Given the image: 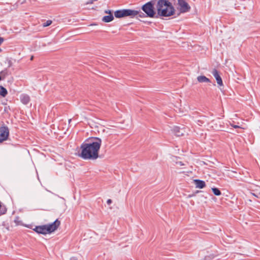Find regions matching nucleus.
<instances>
[{"mask_svg":"<svg viewBox=\"0 0 260 260\" xmlns=\"http://www.w3.org/2000/svg\"><path fill=\"white\" fill-rule=\"evenodd\" d=\"M141 9L150 18L170 17L175 13V8L168 0H151L143 5Z\"/></svg>","mask_w":260,"mask_h":260,"instance_id":"nucleus-1","label":"nucleus"},{"mask_svg":"<svg viewBox=\"0 0 260 260\" xmlns=\"http://www.w3.org/2000/svg\"><path fill=\"white\" fill-rule=\"evenodd\" d=\"M94 141L90 143H83L81 146V151L79 156L84 159L94 160L99 157V151L100 149L102 140L98 137H92Z\"/></svg>","mask_w":260,"mask_h":260,"instance_id":"nucleus-2","label":"nucleus"},{"mask_svg":"<svg viewBox=\"0 0 260 260\" xmlns=\"http://www.w3.org/2000/svg\"><path fill=\"white\" fill-rule=\"evenodd\" d=\"M138 12L135 10L122 9L117 10L114 12V15L116 18H120L125 17H130L134 18L137 16Z\"/></svg>","mask_w":260,"mask_h":260,"instance_id":"nucleus-3","label":"nucleus"},{"mask_svg":"<svg viewBox=\"0 0 260 260\" xmlns=\"http://www.w3.org/2000/svg\"><path fill=\"white\" fill-rule=\"evenodd\" d=\"M222 122L220 120L219 118L212 120L210 122H208V126L210 128H212L215 131H222L223 127Z\"/></svg>","mask_w":260,"mask_h":260,"instance_id":"nucleus-4","label":"nucleus"},{"mask_svg":"<svg viewBox=\"0 0 260 260\" xmlns=\"http://www.w3.org/2000/svg\"><path fill=\"white\" fill-rule=\"evenodd\" d=\"M60 224V221L56 219L53 223L45 224L47 234H50L57 229Z\"/></svg>","mask_w":260,"mask_h":260,"instance_id":"nucleus-5","label":"nucleus"},{"mask_svg":"<svg viewBox=\"0 0 260 260\" xmlns=\"http://www.w3.org/2000/svg\"><path fill=\"white\" fill-rule=\"evenodd\" d=\"M9 135V130L7 126L0 127V143L6 140Z\"/></svg>","mask_w":260,"mask_h":260,"instance_id":"nucleus-6","label":"nucleus"},{"mask_svg":"<svg viewBox=\"0 0 260 260\" xmlns=\"http://www.w3.org/2000/svg\"><path fill=\"white\" fill-rule=\"evenodd\" d=\"M178 5L180 7V10L181 13L188 12L190 9V7L185 0H178Z\"/></svg>","mask_w":260,"mask_h":260,"instance_id":"nucleus-7","label":"nucleus"},{"mask_svg":"<svg viewBox=\"0 0 260 260\" xmlns=\"http://www.w3.org/2000/svg\"><path fill=\"white\" fill-rule=\"evenodd\" d=\"M212 74L216 79L218 85L219 86L223 85L222 80L219 75L218 71L216 69H214L212 72Z\"/></svg>","mask_w":260,"mask_h":260,"instance_id":"nucleus-8","label":"nucleus"},{"mask_svg":"<svg viewBox=\"0 0 260 260\" xmlns=\"http://www.w3.org/2000/svg\"><path fill=\"white\" fill-rule=\"evenodd\" d=\"M34 231L38 234H41L43 235H46L47 234L45 224L36 226L34 229Z\"/></svg>","mask_w":260,"mask_h":260,"instance_id":"nucleus-9","label":"nucleus"},{"mask_svg":"<svg viewBox=\"0 0 260 260\" xmlns=\"http://www.w3.org/2000/svg\"><path fill=\"white\" fill-rule=\"evenodd\" d=\"M197 123L200 126L205 125L206 124H208L207 117L205 116H200L197 120Z\"/></svg>","mask_w":260,"mask_h":260,"instance_id":"nucleus-10","label":"nucleus"},{"mask_svg":"<svg viewBox=\"0 0 260 260\" xmlns=\"http://www.w3.org/2000/svg\"><path fill=\"white\" fill-rule=\"evenodd\" d=\"M193 181L197 188L202 189L206 186V183L203 180L194 179Z\"/></svg>","mask_w":260,"mask_h":260,"instance_id":"nucleus-11","label":"nucleus"},{"mask_svg":"<svg viewBox=\"0 0 260 260\" xmlns=\"http://www.w3.org/2000/svg\"><path fill=\"white\" fill-rule=\"evenodd\" d=\"M21 102L25 105L27 104L30 101V98L27 94H22L20 96Z\"/></svg>","mask_w":260,"mask_h":260,"instance_id":"nucleus-12","label":"nucleus"},{"mask_svg":"<svg viewBox=\"0 0 260 260\" xmlns=\"http://www.w3.org/2000/svg\"><path fill=\"white\" fill-rule=\"evenodd\" d=\"M197 80L200 83L211 82L209 78L203 75L198 76L197 77Z\"/></svg>","mask_w":260,"mask_h":260,"instance_id":"nucleus-13","label":"nucleus"},{"mask_svg":"<svg viewBox=\"0 0 260 260\" xmlns=\"http://www.w3.org/2000/svg\"><path fill=\"white\" fill-rule=\"evenodd\" d=\"M182 130L178 126H175L173 128V132L177 137L182 136L183 135V132H181Z\"/></svg>","mask_w":260,"mask_h":260,"instance_id":"nucleus-14","label":"nucleus"},{"mask_svg":"<svg viewBox=\"0 0 260 260\" xmlns=\"http://www.w3.org/2000/svg\"><path fill=\"white\" fill-rule=\"evenodd\" d=\"M114 19L113 14L105 16L103 17L102 20L105 22H110Z\"/></svg>","mask_w":260,"mask_h":260,"instance_id":"nucleus-15","label":"nucleus"},{"mask_svg":"<svg viewBox=\"0 0 260 260\" xmlns=\"http://www.w3.org/2000/svg\"><path fill=\"white\" fill-rule=\"evenodd\" d=\"M8 94V91L6 88L3 86L0 85V95L3 97H5Z\"/></svg>","mask_w":260,"mask_h":260,"instance_id":"nucleus-16","label":"nucleus"},{"mask_svg":"<svg viewBox=\"0 0 260 260\" xmlns=\"http://www.w3.org/2000/svg\"><path fill=\"white\" fill-rule=\"evenodd\" d=\"M212 190L215 196H219L221 194L220 190L218 188L213 187L212 188Z\"/></svg>","mask_w":260,"mask_h":260,"instance_id":"nucleus-17","label":"nucleus"},{"mask_svg":"<svg viewBox=\"0 0 260 260\" xmlns=\"http://www.w3.org/2000/svg\"><path fill=\"white\" fill-rule=\"evenodd\" d=\"M135 11H137L138 12L137 15H138L139 17L144 18L147 17V16H146V14L144 12L143 13L141 12L140 10H135Z\"/></svg>","mask_w":260,"mask_h":260,"instance_id":"nucleus-18","label":"nucleus"},{"mask_svg":"<svg viewBox=\"0 0 260 260\" xmlns=\"http://www.w3.org/2000/svg\"><path fill=\"white\" fill-rule=\"evenodd\" d=\"M52 23V21L51 20H48L45 22L43 23L42 25L43 27H47L50 25Z\"/></svg>","mask_w":260,"mask_h":260,"instance_id":"nucleus-19","label":"nucleus"},{"mask_svg":"<svg viewBox=\"0 0 260 260\" xmlns=\"http://www.w3.org/2000/svg\"><path fill=\"white\" fill-rule=\"evenodd\" d=\"M200 192H201V191L200 190H197L196 191V192L194 193H192V194H188V198H191L192 197H194L195 195H196V193H199Z\"/></svg>","mask_w":260,"mask_h":260,"instance_id":"nucleus-20","label":"nucleus"},{"mask_svg":"<svg viewBox=\"0 0 260 260\" xmlns=\"http://www.w3.org/2000/svg\"><path fill=\"white\" fill-rule=\"evenodd\" d=\"M98 0H89L86 3V5H88V4H93L94 2L95 1H97Z\"/></svg>","mask_w":260,"mask_h":260,"instance_id":"nucleus-21","label":"nucleus"},{"mask_svg":"<svg viewBox=\"0 0 260 260\" xmlns=\"http://www.w3.org/2000/svg\"><path fill=\"white\" fill-rule=\"evenodd\" d=\"M105 13L108 14L109 15L112 14V12L111 10H107L105 11Z\"/></svg>","mask_w":260,"mask_h":260,"instance_id":"nucleus-22","label":"nucleus"},{"mask_svg":"<svg viewBox=\"0 0 260 260\" xmlns=\"http://www.w3.org/2000/svg\"><path fill=\"white\" fill-rule=\"evenodd\" d=\"M4 41V39L2 37H0V45L3 43Z\"/></svg>","mask_w":260,"mask_h":260,"instance_id":"nucleus-23","label":"nucleus"},{"mask_svg":"<svg viewBox=\"0 0 260 260\" xmlns=\"http://www.w3.org/2000/svg\"><path fill=\"white\" fill-rule=\"evenodd\" d=\"M112 202V200L111 199H108L107 201V203L108 204V205H110V204H111Z\"/></svg>","mask_w":260,"mask_h":260,"instance_id":"nucleus-24","label":"nucleus"},{"mask_svg":"<svg viewBox=\"0 0 260 260\" xmlns=\"http://www.w3.org/2000/svg\"><path fill=\"white\" fill-rule=\"evenodd\" d=\"M71 260H78L77 257H72L71 258Z\"/></svg>","mask_w":260,"mask_h":260,"instance_id":"nucleus-25","label":"nucleus"},{"mask_svg":"<svg viewBox=\"0 0 260 260\" xmlns=\"http://www.w3.org/2000/svg\"><path fill=\"white\" fill-rule=\"evenodd\" d=\"M232 126L235 128L239 127V126L237 125H233Z\"/></svg>","mask_w":260,"mask_h":260,"instance_id":"nucleus-26","label":"nucleus"},{"mask_svg":"<svg viewBox=\"0 0 260 260\" xmlns=\"http://www.w3.org/2000/svg\"><path fill=\"white\" fill-rule=\"evenodd\" d=\"M251 194H252V196H254V197H255L258 198L257 194H256L254 193H251Z\"/></svg>","mask_w":260,"mask_h":260,"instance_id":"nucleus-27","label":"nucleus"},{"mask_svg":"<svg viewBox=\"0 0 260 260\" xmlns=\"http://www.w3.org/2000/svg\"><path fill=\"white\" fill-rule=\"evenodd\" d=\"M258 198L260 199V192L257 194Z\"/></svg>","mask_w":260,"mask_h":260,"instance_id":"nucleus-28","label":"nucleus"},{"mask_svg":"<svg viewBox=\"0 0 260 260\" xmlns=\"http://www.w3.org/2000/svg\"><path fill=\"white\" fill-rule=\"evenodd\" d=\"M71 120H71V119H70L69 120V123L71 122Z\"/></svg>","mask_w":260,"mask_h":260,"instance_id":"nucleus-29","label":"nucleus"},{"mask_svg":"<svg viewBox=\"0 0 260 260\" xmlns=\"http://www.w3.org/2000/svg\"><path fill=\"white\" fill-rule=\"evenodd\" d=\"M2 80V78L1 77V76L0 75V81Z\"/></svg>","mask_w":260,"mask_h":260,"instance_id":"nucleus-30","label":"nucleus"},{"mask_svg":"<svg viewBox=\"0 0 260 260\" xmlns=\"http://www.w3.org/2000/svg\"><path fill=\"white\" fill-rule=\"evenodd\" d=\"M32 59H33V56H31L30 58V60H32Z\"/></svg>","mask_w":260,"mask_h":260,"instance_id":"nucleus-31","label":"nucleus"},{"mask_svg":"<svg viewBox=\"0 0 260 260\" xmlns=\"http://www.w3.org/2000/svg\"><path fill=\"white\" fill-rule=\"evenodd\" d=\"M2 51V50L0 48V52Z\"/></svg>","mask_w":260,"mask_h":260,"instance_id":"nucleus-32","label":"nucleus"}]
</instances>
